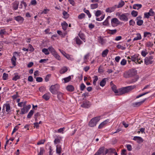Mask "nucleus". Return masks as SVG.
I'll use <instances>...</instances> for the list:
<instances>
[{"label": "nucleus", "instance_id": "obj_1", "mask_svg": "<svg viewBox=\"0 0 155 155\" xmlns=\"http://www.w3.org/2000/svg\"><path fill=\"white\" fill-rule=\"evenodd\" d=\"M136 87V86L131 85L124 87L119 89L118 94L117 95H120L123 94L128 93L131 91Z\"/></svg>", "mask_w": 155, "mask_h": 155}, {"label": "nucleus", "instance_id": "obj_2", "mask_svg": "<svg viewBox=\"0 0 155 155\" xmlns=\"http://www.w3.org/2000/svg\"><path fill=\"white\" fill-rule=\"evenodd\" d=\"M137 71L135 69H131L126 71L123 73L124 78H128L133 77L137 74Z\"/></svg>", "mask_w": 155, "mask_h": 155}, {"label": "nucleus", "instance_id": "obj_3", "mask_svg": "<svg viewBox=\"0 0 155 155\" xmlns=\"http://www.w3.org/2000/svg\"><path fill=\"white\" fill-rule=\"evenodd\" d=\"M100 117H97L91 119L88 123L89 126L91 127L95 126L97 123L100 120Z\"/></svg>", "mask_w": 155, "mask_h": 155}, {"label": "nucleus", "instance_id": "obj_4", "mask_svg": "<svg viewBox=\"0 0 155 155\" xmlns=\"http://www.w3.org/2000/svg\"><path fill=\"white\" fill-rule=\"evenodd\" d=\"M59 85L58 84H56L51 86L49 88V91L52 94H55L57 93V91L59 90Z\"/></svg>", "mask_w": 155, "mask_h": 155}, {"label": "nucleus", "instance_id": "obj_5", "mask_svg": "<svg viewBox=\"0 0 155 155\" xmlns=\"http://www.w3.org/2000/svg\"><path fill=\"white\" fill-rule=\"evenodd\" d=\"M153 56H147L144 59V63L146 65L152 64L154 61L153 60Z\"/></svg>", "mask_w": 155, "mask_h": 155}, {"label": "nucleus", "instance_id": "obj_6", "mask_svg": "<svg viewBox=\"0 0 155 155\" xmlns=\"http://www.w3.org/2000/svg\"><path fill=\"white\" fill-rule=\"evenodd\" d=\"M120 21L116 18H113L111 20V25L112 27L117 26L120 23Z\"/></svg>", "mask_w": 155, "mask_h": 155}, {"label": "nucleus", "instance_id": "obj_7", "mask_svg": "<svg viewBox=\"0 0 155 155\" xmlns=\"http://www.w3.org/2000/svg\"><path fill=\"white\" fill-rule=\"evenodd\" d=\"M54 137L55 138V139L54 141V142L55 144L60 143L63 138L62 137L58 135H55Z\"/></svg>", "mask_w": 155, "mask_h": 155}, {"label": "nucleus", "instance_id": "obj_8", "mask_svg": "<svg viewBox=\"0 0 155 155\" xmlns=\"http://www.w3.org/2000/svg\"><path fill=\"white\" fill-rule=\"evenodd\" d=\"M110 120L107 119L102 123H101L99 125L98 128L101 129L102 128L105 127L107 124L110 123Z\"/></svg>", "mask_w": 155, "mask_h": 155}, {"label": "nucleus", "instance_id": "obj_9", "mask_svg": "<svg viewBox=\"0 0 155 155\" xmlns=\"http://www.w3.org/2000/svg\"><path fill=\"white\" fill-rule=\"evenodd\" d=\"M98 41L99 43L101 45L104 46L105 45L107 42V40L104 39L101 36H99L98 38Z\"/></svg>", "mask_w": 155, "mask_h": 155}, {"label": "nucleus", "instance_id": "obj_10", "mask_svg": "<svg viewBox=\"0 0 155 155\" xmlns=\"http://www.w3.org/2000/svg\"><path fill=\"white\" fill-rule=\"evenodd\" d=\"M147 99V98H146L144 99L141 101L133 103L132 104V105L133 107H139L144 103V102Z\"/></svg>", "mask_w": 155, "mask_h": 155}, {"label": "nucleus", "instance_id": "obj_11", "mask_svg": "<svg viewBox=\"0 0 155 155\" xmlns=\"http://www.w3.org/2000/svg\"><path fill=\"white\" fill-rule=\"evenodd\" d=\"M140 57H139V55L137 54H134L133 55L131 56V60L136 63V61L140 59Z\"/></svg>", "mask_w": 155, "mask_h": 155}, {"label": "nucleus", "instance_id": "obj_12", "mask_svg": "<svg viewBox=\"0 0 155 155\" xmlns=\"http://www.w3.org/2000/svg\"><path fill=\"white\" fill-rule=\"evenodd\" d=\"M104 149L105 147H101L94 155H104Z\"/></svg>", "mask_w": 155, "mask_h": 155}, {"label": "nucleus", "instance_id": "obj_13", "mask_svg": "<svg viewBox=\"0 0 155 155\" xmlns=\"http://www.w3.org/2000/svg\"><path fill=\"white\" fill-rule=\"evenodd\" d=\"M133 140L137 141L138 143H141L143 142V139L140 137L135 136L134 137Z\"/></svg>", "mask_w": 155, "mask_h": 155}, {"label": "nucleus", "instance_id": "obj_14", "mask_svg": "<svg viewBox=\"0 0 155 155\" xmlns=\"http://www.w3.org/2000/svg\"><path fill=\"white\" fill-rule=\"evenodd\" d=\"M18 54V53L17 52H15L13 53V56L11 58V62L12 64L14 65V66H16V57L15 56V55L16 54Z\"/></svg>", "mask_w": 155, "mask_h": 155}, {"label": "nucleus", "instance_id": "obj_15", "mask_svg": "<svg viewBox=\"0 0 155 155\" xmlns=\"http://www.w3.org/2000/svg\"><path fill=\"white\" fill-rule=\"evenodd\" d=\"M127 13H123L120 18V19L122 21H127L128 20V18Z\"/></svg>", "mask_w": 155, "mask_h": 155}, {"label": "nucleus", "instance_id": "obj_16", "mask_svg": "<svg viewBox=\"0 0 155 155\" xmlns=\"http://www.w3.org/2000/svg\"><path fill=\"white\" fill-rule=\"evenodd\" d=\"M14 19L18 22L21 23H22L24 20V18L20 16L15 17Z\"/></svg>", "mask_w": 155, "mask_h": 155}, {"label": "nucleus", "instance_id": "obj_17", "mask_svg": "<svg viewBox=\"0 0 155 155\" xmlns=\"http://www.w3.org/2000/svg\"><path fill=\"white\" fill-rule=\"evenodd\" d=\"M116 8L115 5L108 8L106 9V12H107L111 13L114 12Z\"/></svg>", "mask_w": 155, "mask_h": 155}, {"label": "nucleus", "instance_id": "obj_18", "mask_svg": "<svg viewBox=\"0 0 155 155\" xmlns=\"http://www.w3.org/2000/svg\"><path fill=\"white\" fill-rule=\"evenodd\" d=\"M142 5L141 4H134L133 5V8L134 9L139 10L142 7Z\"/></svg>", "mask_w": 155, "mask_h": 155}, {"label": "nucleus", "instance_id": "obj_19", "mask_svg": "<svg viewBox=\"0 0 155 155\" xmlns=\"http://www.w3.org/2000/svg\"><path fill=\"white\" fill-rule=\"evenodd\" d=\"M56 153L59 155H60L62 150L61 145H57L56 146Z\"/></svg>", "mask_w": 155, "mask_h": 155}, {"label": "nucleus", "instance_id": "obj_20", "mask_svg": "<svg viewBox=\"0 0 155 155\" xmlns=\"http://www.w3.org/2000/svg\"><path fill=\"white\" fill-rule=\"evenodd\" d=\"M57 94L58 98L60 101H61L63 99V96L64 94L58 91L56 93Z\"/></svg>", "mask_w": 155, "mask_h": 155}, {"label": "nucleus", "instance_id": "obj_21", "mask_svg": "<svg viewBox=\"0 0 155 155\" xmlns=\"http://www.w3.org/2000/svg\"><path fill=\"white\" fill-rule=\"evenodd\" d=\"M51 94L49 92H48L45 94L43 96L42 98L46 101L48 100L50 97Z\"/></svg>", "mask_w": 155, "mask_h": 155}, {"label": "nucleus", "instance_id": "obj_22", "mask_svg": "<svg viewBox=\"0 0 155 155\" xmlns=\"http://www.w3.org/2000/svg\"><path fill=\"white\" fill-rule=\"evenodd\" d=\"M3 108H5L6 111L9 113L10 112V104H5L3 106Z\"/></svg>", "mask_w": 155, "mask_h": 155}, {"label": "nucleus", "instance_id": "obj_23", "mask_svg": "<svg viewBox=\"0 0 155 155\" xmlns=\"http://www.w3.org/2000/svg\"><path fill=\"white\" fill-rule=\"evenodd\" d=\"M107 32L110 34L114 35L117 32V30L116 29L113 30L108 29L107 30Z\"/></svg>", "mask_w": 155, "mask_h": 155}, {"label": "nucleus", "instance_id": "obj_24", "mask_svg": "<svg viewBox=\"0 0 155 155\" xmlns=\"http://www.w3.org/2000/svg\"><path fill=\"white\" fill-rule=\"evenodd\" d=\"M125 4V3L124 1L121 0L120 2L119 3V4L118 5H115V6L116 8H120L122 7Z\"/></svg>", "mask_w": 155, "mask_h": 155}, {"label": "nucleus", "instance_id": "obj_25", "mask_svg": "<svg viewBox=\"0 0 155 155\" xmlns=\"http://www.w3.org/2000/svg\"><path fill=\"white\" fill-rule=\"evenodd\" d=\"M111 18L110 16H108L105 21L103 22V25L105 26H108L109 25V20Z\"/></svg>", "mask_w": 155, "mask_h": 155}, {"label": "nucleus", "instance_id": "obj_26", "mask_svg": "<svg viewBox=\"0 0 155 155\" xmlns=\"http://www.w3.org/2000/svg\"><path fill=\"white\" fill-rule=\"evenodd\" d=\"M61 25L64 30H66L68 27V24L65 21H64L61 23Z\"/></svg>", "mask_w": 155, "mask_h": 155}, {"label": "nucleus", "instance_id": "obj_27", "mask_svg": "<svg viewBox=\"0 0 155 155\" xmlns=\"http://www.w3.org/2000/svg\"><path fill=\"white\" fill-rule=\"evenodd\" d=\"M137 36L134 38L133 39V41H136L141 40L142 38L141 36L139 33L136 34Z\"/></svg>", "mask_w": 155, "mask_h": 155}, {"label": "nucleus", "instance_id": "obj_28", "mask_svg": "<svg viewBox=\"0 0 155 155\" xmlns=\"http://www.w3.org/2000/svg\"><path fill=\"white\" fill-rule=\"evenodd\" d=\"M66 89L68 91L72 92L74 91V87L73 86L70 85L67 87Z\"/></svg>", "mask_w": 155, "mask_h": 155}, {"label": "nucleus", "instance_id": "obj_29", "mask_svg": "<svg viewBox=\"0 0 155 155\" xmlns=\"http://www.w3.org/2000/svg\"><path fill=\"white\" fill-rule=\"evenodd\" d=\"M13 8L14 10H16L18 9L19 3L17 2H15L13 4Z\"/></svg>", "mask_w": 155, "mask_h": 155}, {"label": "nucleus", "instance_id": "obj_30", "mask_svg": "<svg viewBox=\"0 0 155 155\" xmlns=\"http://www.w3.org/2000/svg\"><path fill=\"white\" fill-rule=\"evenodd\" d=\"M48 49L52 54L56 52L54 49L51 46H50L48 48Z\"/></svg>", "mask_w": 155, "mask_h": 155}, {"label": "nucleus", "instance_id": "obj_31", "mask_svg": "<svg viewBox=\"0 0 155 155\" xmlns=\"http://www.w3.org/2000/svg\"><path fill=\"white\" fill-rule=\"evenodd\" d=\"M68 68L66 67H63L60 70V72L61 74H63L68 71Z\"/></svg>", "mask_w": 155, "mask_h": 155}, {"label": "nucleus", "instance_id": "obj_32", "mask_svg": "<svg viewBox=\"0 0 155 155\" xmlns=\"http://www.w3.org/2000/svg\"><path fill=\"white\" fill-rule=\"evenodd\" d=\"M107 78H104L100 82V85L102 87H103L105 86L106 83V80Z\"/></svg>", "mask_w": 155, "mask_h": 155}, {"label": "nucleus", "instance_id": "obj_33", "mask_svg": "<svg viewBox=\"0 0 155 155\" xmlns=\"http://www.w3.org/2000/svg\"><path fill=\"white\" fill-rule=\"evenodd\" d=\"M65 57L68 60H70L71 61L74 60V59L73 58V56L69 55V54H67L65 56Z\"/></svg>", "mask_w": 155, "mask_h": 155}, {"label": "nucleus", "instance_id": "obj_34", "mask_svg": "<svg viewBox=\"0 0 155 155\" xmlns=\"http://www.w3.org/2000/svg\"><path fill=\"white\" fill-rule=\"evenodd\" d=\"M152 34L150 32H145L144 33L143 37L144 38L147 37L149 38L151 37L152 36Z\"/></svg>", "mask_w": 155, "mask_h": 155}, {"label": "nucleus", "instance_id": "obj_35", "mask_svg": "<svg viewBox=\"0 0 155 155\" xmlns=\"http://www.w3.org/2000/svg\"><path fill=\"white\" fill-rule=\"evenodd\" d=\"M83 11L87 15L89 18H91V15L88 10L86 9V8H84L83 9Z\"/></svg>", "mask_w": 155, "mask_h": 155}, {"label": "nucleus", "instance_id": "obj_36", "mask_svg": "<svg viewBox=\"0 0 155 155\" xmlns=\"http://www.w3.org/2000/svg\"><path fill=\"white\" fill-rule=\"evenodd\" d=\"M20 76L18 75V74L15 73V76L12 78V80L16 81L17 80L19 79L20 78Z\"/></svg>", "mask_w": 155, "mask_h": 155}, {"label": "nucleus", "instance_id": "obj_37", "mask_svg": "<svg viewBox=\"0 0 155 155\" xmlns=\"http://www.w3.org/2000/svg\"><path fill=\"white\" fill-rule=\"evenodd\" d=\"M109 52V50L107 49H106L104 50L102 52V56L103 57H104L107 56Z\"/></svg>", "mask_w": 155, "mask_h": 155}, {"label": "nucleus", "instance_id": "obj_38", "mask_svg": "<svg viewBox=\"0 0 155 155\" xmlns=\"http://www.w3.org/2000/svg\"><path fill=\"white\" fill-rule=\"evenodd\" d=\"M6 32L5 29H1L0 31V35L1 37L3 38L4 37V35H5Z\"/></svg>", "mask_w": 155, "mask_h": 155}, {"label": "nucleus", "instance_id": "obj_39", "mask_svg": "<svg viewBox=\"0 0 155 155\" xmlns=\"http://www.w3.org/2000/svg\"><path fill=\"white\" fill-rule=\"evenodd\" d=\"M98 4L97 3L91 4L90 5L91 8L92 9H96L98 7Z\"/></svg>", "mask_w": 155, "mask_h": 155}, {"label": "nucleus", "instance_id": "obj_40", "mask_svg": "<svg viewBox=\"0 0 155 155\" xmlns=\"http://www.w3.org/2000/svg\"><path fill=\"white\" fill-rule=\"evenodd\" d=\"M55 58L58 60H61V58L59 55L58 54L57 52L52 54Z\"/></svg>", "mask_w": 155, "mask_h": 155}, {"label": "nucleus", "instance_id": "obj_41", "mask_svg": "<svg viewBox=\"0 0 155 155\" xmlns=\"http://www.w3.org/2000/svg\"><path fill=\"white\" fill-rule=\"evenodd\" d=\"M85 16V14L84 13H82L78 15V18L79 20H81L82 19L84 18Z\"/></svg>", "mask_w": 155, "mask_h": 155}, {"label": "nucleus", "instance_id": "obj_42", "mask_svg": "<svg viewBox=\"0 0 155 155\" xmlns=\"http://www.w3.org/2000/svg\"><path fill=\"white\" fill-rule=\"evenodd\" d=\"M89 56V53H87L84 56V63L86 64H87V60L88 59Z\"/></svg>", "mask_w": 155, "mask_h": 155}, {"label": "nucleus", "instance_id": "obj_43", "mask_svg": "<svg viewBox=\"0 0 155 155\" xmlns=\"http://www.w3.org/2000/svg\"><path fill=\"white\" fill-rule=\"evenodd\" d=\"M71 77L70 76H69L68 77L64 78L63 80L64 81V82L65 83H66L69 82L71 80Z\"/></svg>", "mask_w": 155, "mask_h": 155}, {"label": "nucleus", "instance_id": "obj_44", "mask_svg": "<svg viewBox=\"0 0 155 155\" xmlns=\"http://www.w3.org/2000/svg\"><path fill=\"white\" fill-rule=\"evenodd\" d=\"M74 39L76 42V43L78 45H80L81 44L82 41H81V40H80V39L78 37H76Z\"/></svg>", "mask_w": 155, "mask_h": 155}, {"label": "nucleus", "instance_id": "obj_45", "mask_svg": "<svg viewBox=\"0 0 155 155\" xmlns=\"http://www.w3.org/2000/svg\"><path fill=\"white\" fill-rule=\"evenodd\" d=\"M63 18L65 19H67L69 17V15L68 13L65 11H64L63 12Z\"/></svg>", "mask_w": 155, "mask_h": 155}, {"label": "nucleus", "instance_id": "obj_46", "mask_svg": "<svg viewBox=\"0 0 155 155\" xmlns=\"http://www.w3.org/2000/svg\"><path fill=\"white\" fill-rule=\"evenodd\" d=\"M42 52L46 55H48L49 54V50L48 49L44 48L42 50Z\"/></svg>", "mask_w": 155, "mask_h": 155}, {"label": "nucleus", "instance_id": "obj_47", "mask_svg": "<svg viewBox=\"0 0 155 155\" xmlns=\"http://www.w3.org/2000/svg\"><path fill=\"white\" fill-rule=\"evenodd\" d=\"M138 14V12L135 10H133L131 12V15L134 17H136L137 15Z\"/></svg>", "mask_w": 155, "mask_h": 155}, {"label": "nucleus", "instance_id": "obj_48", "mask_svg": "<svg viewBox=\"0 0 155 155\" xmlns=\"http://www.w3.org/2000/svg\"><path fill=\"white\" fill-rule=\"evenodd\" d=\"M26 104V101H24L21 102L20 103H18V106L20 107H24Z\"/></svg>", "mask_w": 155, "mask_h": 155}, {"label": "nucleus", "instance_id": "obj_49", "mask_svg": "<svg viewBox=\"0 0 155 155\" xmlns=\"http://www.w3.org/2000/svg\"><path fill=\"white\" fill-rule=\"evenodd\" d=\"M82 107L86 108H88L90 107V105L88 104V103L85 102L83 104L81 105Z\"/></svg>", "mask_w": 155, "mask_h": 155}, {"label": "nucleus", "instance_id": "obj_50", "mask_svg": "<svg viewBox=\"0 0 155 155\" xmlns=\"http://www.w3.org/2000/svg\"><path fill=\"white\" fill-rule=\"evenodd\" d=\"M34 113V111L32 110H31L29 112L27 116L28 118H30Z\"/></svg>", "mask_w": 155, "mask_h": 155}, {"label": "nucleus", "instance_id": "obj_51", "mask_svg": "<svg viewBox=\"0 0 155 155\" xmlns=\"http://www.w3.org/2000/svg\"><path fill=\"white\" fill-rule=\"evenodd\" d=\"M112 89L113 91L116 94H118L119 90H118L117 89L116 87L114 85L112 86Z\"/></svg>", "mask_w": 155, "mask_h": 155}, {"label": "nucleus", "instance_id": "obj_52", "mask_svg": "<svg viewBox=\"0 0 155 155\" xmlns=\"http://www.w3.org/2000/svg\"><path fill=\"white\" fill-rule=\"evenodd\" d=\"M46 140L45 139L41 140L38 141L37 143V144L38 145H40L41 144H44Z\"/></svg>", "mask_w": 155, "mask_h": 155}, {"label": "nucleus", "instance_id": "obj_53", "mask_svg": "<svg viewBox=\"0 0 155 155\" xmlns=\"http://www.w3.org/2000/svg\"><path fill=\"white\" fill-rule=\"evenodd\" d=\"M45 151L43 147H41L40 148V151L38 152V155H42Z\"/></svg>", "mask_w": 155, "mask_h": 155}, {"label": "nucleus", "instance_id": "obj_54", "mask_svg": "<svg viewBox=\"0 0 155 155\" xmlns=\"http://www.w3.org/2000/svg\"><path fill=\"white\" fill-rule=\"evenodd\" d=\"M143 21L142 20H137V24L138 26H141L143 25Z\"/></svg>", "mask_w": 155, "mask_h": 155}, {"label": "nucleus", "instance_id": "obj_55", "mask_svg": "<svg viewBox=\"0 0 155 155\" xmlns=\"http://www.w3.org/2000/svg\"><path fill=\"white\" fill-rule=\"evenodd\" d=\"M117 48L119 49H120L122 50H125L126 49V48L124 46H123L119 44H118L117 45Z\"/></svg>", "mask_w": 155, "mask_h": 155}, {"label": "nucleus", "instance_id": "obj_56", "mask_svg": "<svg viewBox=\"0 0 155 155\" xmlns=\"http://www.w3.org/2000/svg\"><path fill=\"white\" fill-rule=\"evenodd\" d=\"M148 13H149V15H150L151 16H153L155 14L154 12L153 11V9L151 8L149 10Z\"/></svg>", "mask_w": 155, "mask_h": 155}, {"label": "nucleus", "instance_id": "obj_57", "mask_svg": "<svg viewBox=\"0 0 155 155\" xmlns=\"http://www.w3.org/2000/svg\"><path fill=\"white\" fill-rule=\"evenodd\" d=\"M8 77V74H6L5 73H3L2 76V78L3 80H6Z\"/></svg>", "mask_w": 155, "mask_h": 155}, {"label": "nucleus", "instance_id": "obj_58", "mask_svg": "<svg viewBox=\"0 0 155 155\" xmlns=\"http://www.w3.org/2000/svg\"><path fill=\"white\" fill-rule=\"evenodd\" d=\"M148 54L146 50L142 51L141 52V55L143 57H145Z\"/></svg>", "mask_w": 155, "mask_h": 155}, {"label": "nucleus", "instance_id": "obj_59", "mask_svg": "<svg viewBox=\"0 0 155 155\" xmlns=\"http://www.w3.org/2000/svg\"><path fill=\"white\" fill-rule=\"evenodd\" d=\"M27 111L25 110V107H24L23 108L21 109V114H25L26 113H27Z\"/></svg>", "mask_w": 155, "mask_h": 155}, {"label": "nucleus", "instance_id": "obj_60", "mask_svg": "<svg viewBox=\"0 0 155 155\" xmlns=\"http://www.w3.org/2000/svg\"><path fill=\"white\" fill-rule=\"evenodd\" d=\"M120 64L122 65H125L126 64L127 61L125 59H123L120 62Z\"/></svg>", "mask_w": 155, "mask_h": 155}, {"label": "nucleus", "instance_id": "obj_61", "mask_svg": "<svg viewBox=\"0 0 155 155\" xmlns=\"http://www.w3.org/2000/svg\"><path fill=\"white\" fill-rule=\"evenodd\" d=\"M101 14V12L100 10H97L96 12L95 15L97 17L99 16Z\"/></svg>", "mask_w": 155, "mask_h": 155}, {"label": "nucleus", "instance_id": "obj_62", "mask_svg": "<svg viewBox=\"0 0 155 155\" xmlns=\"http://www.w3.org/2000/svg\"><path fill=\"white\" fill-rule=\"evenodd\" d=\"M51 76V74H48L45 77V80L46 82H48L49 81V78Z\"/></svg>", "mask_w": 155, "mask_h": 155}, {"label": "nucleus", "instance_id": "obj_63", "mask_svg": "<svg viewBox=\"0 0 155 155\" xmlns=\"http://www.w3.org/2000/svg\"><path fill=\"white\" fill-rule=\"evenodd\" d=\"M24 107L25 108V110H27V112H28V110L31 108V106L30 105L27 106L26 104L25 106H24Z\"/></svg>", "mask_w": 155, "mask_h": 155}, {"label": "nucleus", "instance_id": "obj_64", "mask_svg": "<svg viewBox=\"0 0 155 155\" xmlns=\"http://www.w3.org/2000/svg\"><path fill=\"white\" fill-rule=\"evenodd\" d=\"M85 87L86 86L83 83L81 84L80 86L81 90L82 91H83Z\"/></svg>", "mask_w": 155, "mask_h": 155}]
</instances>
